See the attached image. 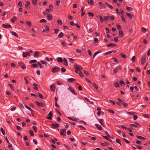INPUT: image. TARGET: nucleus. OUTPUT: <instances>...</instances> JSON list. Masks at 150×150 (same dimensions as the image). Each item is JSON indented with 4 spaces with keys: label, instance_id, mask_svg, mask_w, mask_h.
Listing matches in <instances>:
<instances>
[{
    "label": "nucleus",
    "instance_id": "f257e3e1",
    "mask_svg": "<svg viewBox=\"0 0 150 150\" xmlns=\"http://www.w3.org/2000/svg\"><path fill=\"white\" fill-rule=\"evenodd\" d=\"M82 68L80 65L76 64V73L79 74L81 77H83L84 76L83 73L81 71Z\"/></svg>",
    "mask_w": 150,
    "mask_h": 150
},
{
    "label": "nucleus",
    "instance_id": "f03ea898",
    "mask_svg": "<svg viewBox=\"0 0 150 150\" xmlns=\"http://www.w3.org/2000/svg\"><path fill=\"white\" fill-rule=\"evenodd\" d=\"M60 68L57 67H54L52 68L51 71L53 73H55L59 71L60 70Z\"/></svg>",
    "mask_w": 150,
    "mask_h": 150
},
{
    "label": "nucleus",
    "instance_id": "7ed1b4c3",
    "mask_svg": "<svg viewBox=\"0 0 150 150\" xmlns=\"http://www.w3.org/2000/svg\"><path fill=\"white\" fill-rule=\"evenodd\" d=\"M35 102L37 105L39 107H43L45 106V104L42 102L40 103L37 101H36Z\"/></svg>",
    "mask_w": 150,
    "mask_h": 150
},
{
    "label": "nucleus",
    "instance_id": "20e7f679",
    "mask_svg": "<svg viewBox=\"0 0 150 150\" xmlns=\"http://www.w3.org/2000/svg\"><path fill=\"white\" fill-rule=\"evenodd\" d=\"M19 66L21 68L23 69H25L26 68V66L25 64L21 62H18Z\"/></svg>",
    "mask_w": 150,
    "mask_h": 150
},
{
    "label": "nucleus",
    "instance_id": "39448f33",
    "mask_svg": "<svg viewBox=\"0 0 150 150\" xmlns=\"http://www.w3.org/2000/svg\"><path fill=\"white\" fill-rule=\"evenodd\" d=\"M22 56H23V57H25L27 56H30V53L29 52H23Z\"/></svg>",
    "mask_w": 150,
    "mask_h": 150
},
{
    "label": "nucleus",
    "instance_id": "423d86ee",
    "mask_svg": "<svg viewBox=\"0 0 150 150\" xmlns=\"http://www.w3.org/2000/svg\"><path fill=\"white\" fill-rule=\"evenodd\" d=\"M66 131L65 129H61L60 132V134L62 136H64L66 135Z\"/></svg>",
    "mask_w": 150,
    "mask_h": 150
},
{
    "label": "nucleus",
    "instance_id": "0eeeda50",
    "mask_svg": "<svg viewBox=\"0 0 150 150\" xmlns=\"http://www.w3.org/2000/svg\"><path fill=\"white\" fill-rule=\"evenodd\" d=\"M100 8L103 9H105L106 8L105 6L101 2H99Z\"/></svg>",
    "mask_w": 150,
    "mask_h": 150
},
{
    "label": "nucleus",
    "instance_id": "6e6552de",
    "mask_svg": "<svg viewBox=\"0 0 150 150\" xmlns=\"http://www.w3.org/2000/svg\"><path fill=\"white\" fill-rule=\"evenodd\" d=\"M51 126L52 127L56 129L59 126V125L57 123H54L52 124L51 125Z\"/></svg>",
    "mask_w": 150,
    "mask_h": 150
},
{
    "label": "nucleus",
    "instance_id": "1a4fd4ad",
    "mask_svg": "<svg viewBox=\"0 0 150 150\" xmlns=\"http://www.w3.org/2000/svg\"><path fill=\"white\" fill-rule=\"evenodd\" d=\"M121 67L119 66H117L113 70V72L114 73H116L117 71V70L120 69H121Z\"/></svg>",
    "mask_w": 150,
    "mask_h": 150
},
{
    "label": "nucleus",
    "instance_id": "9d476101",
    "mask_svg": "<svg viewBox=\"0 0 150 150\" xmlns=\"http://www.w3.org/2000/svg\"><path fill=\"white\" fill-rule=\"evenodd\" d=\"M2 26L5 28H11V26L8 24H3L2 25Z\"/></svg>",
    "mask_w": 150,
    "mask_h": 150
},
{
    "label": "nucleus",
    "instance_id": "9b49d317",
    "mask_svg": "<svg viewBox=\"0 0 150 150\" xmlns=\"http://www.w3.org/2000/svg\"><path fill=\"white\" fill-rule=\"evenodd\" d=\"M146 55H144L142 59L141 64H144L146 61Z\"/></svg>",
    "mask_w": 150,
    "mask_h": 150
},
{
    "label": "nucleus",
    "instance_id": "f8f14e48",
    "mask_svg": "<svg viewBox=\"0 0 150 150\" xmlns=\"http://www.w3.org/2000/svg\"><path fill=\"white\" fill-rule=\"evenodd\" d=\"M49 117H46V119L49 120H51L52 119V116L53 115V114L51 111H50L48 114Z\"/></svg>",
    "mask_w": 150,
    "mask_h": 150
},
{
    "label": "nucleus",
    "instance_id": "ddd939ff",
    "mask_svg": "<svg viewBox=\"0 0 150 150\" xmlns=\"http://www.w3.org/2000/svg\"><path fill=\"white\" fill-rule=\"evenodd\" d=\"M67 81L69 83H72L74 82L75 79L73 78H69L67 79Z\"/></svg>",
    "mask_w": 150,
    "mask_h": 150
},
{
    "label": "nucleus",
    "instance_id": "4468645a",
    "mask_svg": "<svg viewBox=\"0 0 150 150\" xmlns=\"http://www.w3.org/2000/svg\"><path fill=\"white\" fill-rule=\"evenodd\" d=\"M40 54V52L38 51H35L33 55L34 57H39Z\"/></svg>",
    "mask_w": 150,
    "mask_h": 150
},
{
    "label": "nucleus",
    "instance_id": "2eb2a0df",
    "mask_svg": "<svg viewBox=\"0 0 150 150\" xmlns=\"http://www.w3.org/2000/svg\"><path fill=\"white\" fill-rule=\"evenodd\" d=\"M50 89L52 92H54L55 91V87L54 85H51L50 86Z\"/></svg>",
    "mask_w": 150,
    "mask_h": 150
},
{
    "label": "nucleus",
    "instance_id": "dca6fc26",
    "mask_svg": "<svg viewBox=\"0 0 150 150\" xmlns=\"http://www.w3.org/2000/svg\"><path fill=\"white\" fill-rule=\"evenodd\" d=\"M30 4V3L29 1H27L26 2V4L25 5V6L26 8H30V6H29V5Z\"/></svg>",
    "mask_w": 150,
    "mask_h": 150
},
{
    "label": "nucleus",
    "instance_id": "f3484780",
    "mask_svg": "<svg viewBox=\"0 0 150 150\" xmlns=\"http://www.w3.org/2000/svg\"><path fill=\"white\" fill-rule=\"evenodd\" d=\"M95 126L99 130H101L102 129L100 125L98 124H95Z\"/></svg>",
    "mask_w": 150,
    "mask_h": 150
},
{
    "label": "nucleus",
    "instance_id": "a211bd4d",
    "mask_svg": "<svg viewBox=\"0 0 150 150\" xmlns=\"http://www.w3.org/2000/svg\"><path fill=\"white\" fill-rule=\"evenodd\" d=\"M69 90L70 91L73 93L75 95L74 90L70 86H69L68 88Z\"/></svg>",
    "mask_w": 150,
    "mask_h": 150
},
{
    "label": "nucleus",
    "instance_id": "6ab92c4d",
    "mask_svg": "<svg viewBox=\"0 0 150 150\" xmlns=\"http://www.w3.org/2000/svg\"><path fill=\"white\" fill-rule=\"evenodd\" d=\"M107 46L108 47H111L112 46H116V45L115 44L111 43L108 45Z\"/></svg>",
    "mask_w": 150,
    "mask_h": 150
},
{
    "label": "nucleus",
    "instance_id": "aec40b11",
    "mask_svg": "<svg viewBox=\"0 0 150 150\" xmlns=\"http://www.w3.org/2000/svg\"><path fill=\"white\" fill-rule=\"evenodd\" d=\"M119 36L120 37H122L123 36V34L122 30H120L119 31Z\"/></svg>",
    "mask_w": 150,
    "mask_h": 150
},
{
    "label": "nucleus",
    "instance_id": "412c9836",
    "mask_svg": "<svg viewBox=\"0 0 150 150\" xmlns=\"http://www.w3.org/2000/svg\"><path fill=\"white\" fill-rule=\"evenodd\" d=\"M99 122L101 125L103 127H104L103 124V121L102 119H100L99 120Z\"/></svg>",
    "mask_w": 150,
    "mask_h": 150
},
{
    "label": "nucleus",
    "instance_id": "4be33fe9",
    "mask_svg": "<svg viewBox=\"0 0 150 150\" xmlns=\"http://www.w3.org/2000/svg\"><path fill=\"white\" fill-rule=\"evenodd\" d=\"M47 18L48 20H51L52 19V16L50 14H48L47 15Z\"/></svg>",
    "mask_w": 150,
    "mask_h": 150
},
{
    "label": "nucleus",
    "instance_id": "5701e85b",
    "mask_svg": "<svg viewBox=\"0 0 150 150\" xmlns=\"http://www.w3.org/2000/svg\"><path fill=\"white\" fill-rule=\"evenodd\" d=\"M141 29L142 32L144 33H145L147 30V29L144 27H142Z\"/></svg>",
    "mask_w": 150,
    "mask_h": 150
},
{
    "label": "nucleus",
    "instance_id": "b1692460",
    "mask_svg": "<svg viewBox=\"0 0 150 150\" xmlns=\"http://www.w3.org/2000/svg\"><path fill=\"white\" fill-rule=\"evenodd\" d=\"M64 62L65 63L64 65L66 66L68 65L67 61V60L65 58L63 59Z\"/></svg>",
    "mask_w": 150,
    "mask_h": 150
},
{
    "label": "nucleus",
    "instance_id": "393cba45",
    "mask_svg": "<svg viewBox=\"0 0 150 150\" xmlns=\"http://www.w3.org/2000/svg\"><path fill=\"white\" fill-rule=\"evenodd\" d=\"M11 33L13 35L15 36V37H18V35L15 32L13 31H11Z\"/></svg>",
    "mask_w": 150,
    "mask_h": 150
},
{
    "label": "nucleus",
    "instance_id": "a878e982",
    "mask_svg": "<svg viewBox=\"0 0 150 150\" xmlns=\"http://www.w3.org/2000/svg\"><path fill=\"white\" fill-rule=\"evenodd\" d=\"M102 136L105 139H106L107 140H108V141H109L110 142H112V141L107 136H105L102 135Z\"/></svg>",
    "mask_w": 150,
    "mask_h": 150
},
{
    "label": "nucleus",
    "instance_id": "bb28decb",
    "mask_svg": "<svg viewBox=\"0 0 150 150\" xmlns=\"http://www.w3.org/2000/svg\"><path fill=\"white\" fill-rule=\"evenodd\" d=\"M30 67L32 68H35L38 67L36 64H34L31 65Z\"/></svg>",
    "mask_w": 150,
    "mask_h": 150
},
{
    "label": "nucleus",
    "instance_id": "cd10ccee",
    "mask_svg": "<svg viewBox=\"0 0 150 150\" xmlns=\"http://www.w3.org/2000/svg\"><path fill=\"white\" fill-rule=\"evenodd\" d=\"M57 59L58 62H62L63 61V59L61 57H58L57 58Z\"/></svg>",
    "mask_w": 150,
    "mask_h": 150
},
{
    "label": "nucleus",
    "instance_id": "c85d7f7f",
    "mask_svg": "<svg viewBox=\"0 0 150 150\" xmlns=\"http://www.w3.org/2000/svg\"><path fill=\"white\" fill-rule=\"evenodd\" d=\"M8 85L10 87V88L13 91H14V87L13 85L11 84H8Z\"/></svg>",
    "mask_w": 150,
    "mask_h": 150
},
{
    "label": "nucleus",
    "instance_id": "c756f323",
    "mask_svg": "<svg viewBox=\"0 0 150 150\" xmlns=\"http://www.w3.org/2000/svg\"><path fill=\"white\" fill-rule=\"evenodd\" d=\"M37 62V61L36 60L34 59L32 60H30L29 61V63L32 64L33 63H35Z\"/></svg>",
    "mask_w": 150,
    "mask_h": 150
},
{
    "label": "nucleus",
    "instance_id": "7c9ffc66",
    "mask_svg": "<svg viewBox=\"0 0 150 150\" xmlns=\"http://www.w3.org/2000/svg\"><path fill=\"white\" fill-rule=\"evenodd\" d=\"M137 138L139 139L145 140V138L143 137H141V136L137 135Z\"/></svg>",
    "mask_w": 150,
    "mask_h": 150
},
{
    "label": "nucleus",
    "instance_id": "2f4dec72",
    "mask_svg": "<svg viewBox=\"0 0 150 150\" xmlns=\"http://www.w3.org/2000/svg\"><path fill=\"white\" fill-rule=\"evenodd\" d=\"M38 0H32V4L36 6L37 5V3Z\"/></svg>",
    "mask_w": 150,
    "mask_h": 150
},
{
    "label": "nucleus",
    "instance_id": "473e14b6",
    "mask_svg": "<svg viewBox=\"0 0 150 150\" xmlns=\"http://www.w3.org/2000/svg\"><path fill=\"white\" fill-rule=\"evenodd\" d=\"M101 51H97L93 55V59L94 57L98 53H100L101 52Z\"/></svg>",
    "mask_w": 150,
    "mask_h": 150
},
{
    "label": "nucleus",
    "instance_id": "72a5a7b5",
    "mask_svg": "<svg viewBox=\"0 0 150 150\" xmlns=\"http://www.w3.org/2000/svg\"><path fill=\"white\" fill-rule=\"evenodd\" d=\"M17 19V18L15 16H14L13 18L11 19V22L12 23H14L15 21Z\"/></svg>",
    "mask_w": 150,
    "mask_h": 150
},
{
    "label": "nucleus",
    "instance_id": "f704fd0d",
    "mask_svg": "<svg viewBox=\"0 0 150 150\" xmlns=\"http://www.w3.org/2000/svg\"><path fill=\"white\" fill-rule=\"evenodd\" d=\"M64 36V34L62 32H61L58 35L59 38L62 37Z\"/></svg>",
    "mask_w": 150,
    "mask_h": 150
},
{
    "label": "nucleus",
    "instance_id": "c9c22d12",
    "mask_svg": "<svg viewBox=\"0 0 150 150\" xmlns=\"http://www.w3.org/2000/svg\"><path fill=\"white\" fill-rule=\"evenodd\" d=\"M34 89L35 90H38V88L37 87L38 85L35 83H34Z\"/></svg>",
    "mask_w": 150,
    "mask_h": 150
},
{
    "label": "nucleus",
    "instance_id": "e433bc0d",
    "mask_svg": "<svg viewBox=\"0 0 150 150\" xmlns=\"http://www.w3.org/2000/svg\"><path fill=\"white\" fill-rule=\"evenodd\" d=\"M26 23L29 27H30L31 26L32 24L31 22L30 21H26Z\"/></svg>",
    "mask_w": 150,
    "mask_h": 150
},
{
    "label": "nucleus",
    "instance_id": "4c0bfd02",
    "mask_svg": "<svg viewBox=\"0 0 150 150\" xmlns=\"http://www.w3.org/2000/svg\"><path fill=\"white\" fill-rule=\"evenodd\" d=\"M69 62L71 63H73L75 61V60L74 59H72L71 58H69Z\"/></svg>",
    "mask_w": 150,
    "mask_h": 150
},
{
    "label": "nucleus",
    "instance_id": "58836bf2",
    "mask_svg": "<svg viewBox=\"0 0 150 150\" xmlns=\"http://www.w3.org/2000/svg\"><path fill=\"white\" fill-rule=\"evenodd\" d=\"M37 63L38 64L39 66L40 67L41 69L43 68L44 66H42L40 62H37Z\"/></svg>",
    "mask_w": 150,
    "mask_h": 150
},
{
    "label": "nucleus",
    "instance_id": "ea45409f",
    "mask_svg": "<svg viewBox=\"0 0 150 150\" xmlns=\"http://www.w3.org/2000/svg\"><path fill=\"white\" fill-rule=\"evenodd\" d=\"M87 2L88 4H90L91 5L93 4V0H87Z\"/></svg>",
    "mask_w": 150,
    "mask_h": 150
},
{
    "label": "nucleus",
    "instance_id": "a19ab883",
    "mask_svg": "<svg viewBox=\"0 0 150 150\" xmlns=\"http://www.w3.org/2000/svg\"><path fill=\"white\" fill-rule=\"evenodd\" d=\"M40 22L41 23H46L47 22L44 19H42L40 21Z\"/></svg>",
    "mask_w": 150,
    "mask_h": 150
},
{
    "label": "nucleus",
    "instance_id": "79ce46f5",
    "mask_svg": "<svg viewBox=\"0 0 150 150\" xmlns=\"http://www.w3.org/2000/svg\"><path fill=\"white\" fill-rule=\"evenodd\" d=\"M116 142L117 143H119L120 145V146L121 145V143L120 142V140L119 139H116Z\"/></svg>",
    "mask_w": 150,
    "mask_h": 150
},
{
    "label": "nucleus",
    "instance_id": "37998d69",
    "mask_svg": "<svg viewBox=\"0 0 150 150\" xmlns=\"http://www.w3.org/2000/svg\"><path fill=\"white\" fill-rule=\"evenodd\" d=\"M88 14L89 16H90L91 17H93L94 16V14L91 12H88Z\"/></svg>",
    "mask_w": 150,
    "mask_h": 150
},
{
    "label": "nucleus",
    "instance_id": "c03bdc74",
    "mask_svg": "<svg viewBox=\"0 0 150 150\" xmlns=\"http://www.w3.org/2000/svg\"><path fill=\"white\" fill-rule=\"evenodd\" d=\"M117 100L120 104L121 103L122 104H124V102L122 100L119 98H117Z\"/></svg>",
    "mask_w": 150,
    "mask_h": 150
},
{
    "label": "nucleus",
    "instance_id": "a18cd8bd",
    "mask_svg": "<svg viewBox=\"0 0 150 150\" xmlns=\"http://www.w3.org/2000/svg\"><path fill=\"white\" fill-rule=\"evenodd\" d=\"M116 26H117V29L119 30H121V26H120V25H119L118 24H116Z\"/></svg>",
    "mask_w": 150,
    "mask_h": 150
},
{
    "label": "nucleus",
    "instance_id": "49530a36",
    "mask_svg": "<svg viewBox=\"0 0 150 150\" xmlns=\"http://www.w3.org/2000/svg\"><path fill=\"white\" fill-rule=\"evenodd\" d=\"M33 128V129L34 130V131L35 132H37V128L35 126H33L32 127Z\"/></svg>",
    "mask_w": 150,
    "mask_h": 150
},
{
    "label": "nucleus",
    "instance_id": "de8ad7c7",
    "mask_svg": "<svg viewBox=\"0 0 150 150\" xmlns=\"http://www.w3.org/2000/svg\"><path fill=\"white\" fill-rule=\"evenodd\" d=\"M99 18L100 20V21L101 22L103 23L104 21V19L102 17L101 15H100L99 16Z\"/></svg>",
    "mask_w": 150,
    "mask_h": 150
},
{
    "label": "nucleus",
    "instance_id": "09e8293b",
    "mask_svg": "<svg viewBox=\"0 0 150 150\" xmlns=\"http://www.w3.org/2000/svg\"><path fill=\"white\" fill-rule=\"evenodd\" d=\"M122 20L124 22H126V20H125V18L122 16H121Z\"/></svg>",
    "mask_w": 150,
    "mask_h": 150
},
{
    "label": "nucleus",
    "instance_id": "8fccbe9b",
    "mask_svg": "<svg viewBox=\"0 0 150 150\" xmlns=\"http://www.w3.org/2000/svg\"><path fill=\"white\" fill-rule=\"evenodd\" d=\"M57 22L58 24L60 25H61L62 24V21L59 20L58 19L57 20Z\"/></svg>",
    "mask_w": 150,
    "mask_h": 150
},
{
    "label": "nucleus",
    "instance_id": "3c124183",
    "mask_svg": "<svg viewBox=\"0 0 150 150\" xmlns=\"http://www.w3.org/2000/svg\"><path fill=\"white\" fill-rule=\"evenodd\" d=\"M29 132L30 133V136H33L34 135L33 132L32 130H30L29 131Z\"/></svg>",
    "mask_w": 150,
    "mask_h": 150
},
{
    "label": "nucleus",
    "instance_id": "603ef678",
    "mask_svg": "<svg viewBox=\"0 0 150 150\" xmlns=\"http://www.w3.org/2000/svg\"><path fill=\"white\" fill-rule=\"evenodd\" d=\"M127 15L131 19H132V15L131 14L129 13H127Z\"/></svg>",
    "mask_w": 150,
    "mask_h": 150
},
{
    "label": "nucleus",
    "instance_id": "864d4df0",
    "mask_svg": "<svg viewBox=\"0 0 150 150\" xmlns=\"http://www.w3.org/2000/svg\"><path fill=\"white\" fill-rule=\"evenodd\" d=\"M121 57L123 58H125L126 57V55L122 53L121 54Z\"/></svg>",
    "mask_w": 150,
    "mask_h": 150
},
{
    "label": "nucleus",
    "instance_id": "5fc2aeb1",
    "mask_svg": "<svg viewBox=\"0 0 150 150\" xmlns=\"http://www.w3.org/2000/svg\"><path fill=\"white\" fill-rule=\"evenodd\" d=\"M143 116L146 118H149V115L147 114L143 115Z\"/></svg>",
    "mask_w": 150,
    "mask_h": 150
},
{
    "label": "nucleus",
    "instance_id": "6e6d98bb",
    "mask_svg": "<svg viewBox=\"0 0 150 150\" xmlns=\"http://www.w3.org/2000/svg\"><path fill=\"white\" fill-rule=\"evenodd\" d=\"M41 63L43 64H45L47 65V63L46 62L44 61H40Z\"/></svg>",
    "mask_w": 150,
    "mask_h": 150
},
{
    "label": "nucleus",
    "instance_id": "4d7b16f0",
    "mask_svg": "<svg viewBox=\"0 0 150 150\" xmlns=\"http://www.w3.org/2000/svg\"><path fill=\"white\" fill-rule=\"evenodd\" d=\"M93 85L94 86L96 89H97L98 88V86L94 83H93Z\"/></svg>",
    "mask_w": 150,
    "mask_h": 150
},
{
    "label": "nucleus",
    "instance_id": "13d9d810",
    "mask_svg": "<svg viewBox=\"0 0 150 150\" xmlns=\"http://www.w3.org/2000/svg\"><path fill=\"white\" fill-rule=\"evenodd\" d=\"M120 83L121 85H122L123 84H125V83L124 81L122 80H121L120 81Z\"/></svg>",
    "mask_w": 150,
    "mask_h": 150
},
{
    "label": "nucleus",
    "instance_id": "bf43d9fd",
    "mask_svg": "<svg viewBox=\"0 0 150 150\" xmlns=\"http://www.w3.org/2000/svg\"><path fill=\"white\" fill-rule=\"evenodd\" d=\"M107 6L112 9H113V7L111 5H110V4H107Z\"/></svg>",
    "mask_w": 150,
    "mask_h": 150
},
{
    "label": "nucleus",
    "instance_id": "052dcab7",
    "mask_svg": "<svg viewBox=\"0 0 150 150\" xmlns=\"http://www.w3.org/2000/svg\"><path fill=\"white\" fill-rule=\"evenodd\" d=\"M76 52L77 53H79L80 54H81V51L80 50L76 49Z\"/></svg>",
    "mask_w": 150,
    "mask_h": 150
},
{
    "label": "nucleus",
    "instance_id": "680f3d73",
    "mask_svg": "<svg viewBox=\"0 0 150 150\" xmlns=\"http://www.w3.org/2000/svg\"><path fill=\"white\" fill-rule=\"evenodd\" d=\"M18 5L20 6L21 7L22 6V3L21 1H19L18 3Z\"/></svg>",
    "mask_w": 150,
    "mask_h": 150
},
{
    "label": "nucleus",
    "instance_id": "e2e57ef3",
    "mask_svg": "<svg viewBox=\"0 0 150 150\" xmlns=\"http://www.w3.org/2000/svg\"><path fill=\"white\" fill-rule=\"evenodd\" d=\"M45 30L47 31H48L49 30V27L48 26H45Z\"/></svg>",
    "mask_w": 150,
    "mask_h": 150
},
{
    "label": "nucleus",
    "instance_id": "0e129e2a",
    "mask_svg": "<svg viewBox=\"0 0 150 150\" xmlns=\"http://www.w3.org/2000/svg\"><path fill=\"white\" fill-rule=\"evenodd\" d=\"M64 146L67 150H70L71 149H70V147H69V146H68L66 145H64Z\"/></svg>",
    "mask_w": 150,
    "mask_h": 150
},
{
    "label": "nucleus",
    "instance_id": "69168bd1",
    "mask_svg": "<svg viewBox=\"0 0 150 150\" xmlns=\"http://www.w3.org/2000/svg\"><path fill=\"white\" fill-rule=\"evenodd\" d=\"M135 59V56H134L132 58V62H134Z\"/></svg>",
    "mask_w": 150,
    "mask_h": 150
},
{
    "label": "nucleus",
    "instance_id": "338daca9",
    "mask_svg": "<svg viewBox=\"0 0 150 150\" xmlns=\"http://www.w3.org/2000/svg\"><path fill=\"white\" fill-rule=\"evenodd\" d=\"M118 37H116L114 38V40H115V42H117L118 41Z\"/></svg>",
    "mask_w": 150,
    "mask_h": 150
},
{
    "label": "nucleus",
    "instance_id": "774afa93",
    "mask_svg": "<svg viewBox=\"0 0 150 150\" xmlns=\"http://www.w3.org/2000/svg\"><path fill=\"white\" fill-rule=\"evenodd\" d=\"M49 8L50 9V10L51 11H52V9H53V6H52V5H50V6H49Z\"/></svg>",
    "mask_w": 150,
    "mask_h": 150
}]
</instances>
